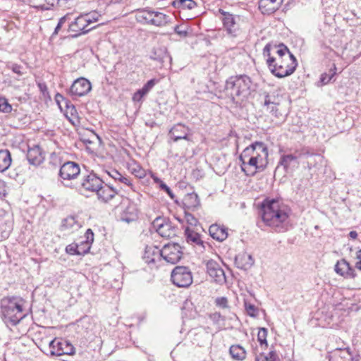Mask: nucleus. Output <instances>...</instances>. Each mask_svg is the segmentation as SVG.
Returning <instances> with one entry per match:
<instances>
[{"label":"nucleus","mask_w":361,"mask_h":361,"mask_svg":"<svg viewBox=\"0 0 361 361\" xmlns=\"http://www.w3.org/2000/svg\"><path fill=\"white\" fill-rule=\"evenodd\" d=\"M290 207L276 199H265L262 203L259 214L263 223L275 232L283 233L290 227Z\"/></svg>","instance_id":"nucleus-1"},{"label":"nucleus","mask_w":361,"mask_h":361,"mask_svg":"<svg viewBox=\"0 0 361 361\" xmlns=\"http://www.w3.org/2000/svg\"><path fill=\"white\" fill-rule=\"evenodd\" d=\"M251 78L247 75L230 77L225 85V92L233 102L243 101L250 94Z\"/></svg>","instance_id":"nucleus-2"},{"label":"nucleus","mask_w":361,"mask_h":361,"mask_svg":"<svg viewBox=\"0 0 361 361\" xmlns=\"http://www.w3.org/2000/svg\"><path fill=\"white\" fill-rule=\"evenodd\" d=\"M300 158H310L307 161V168L311 169L314 167L318 162H322L323 157L317 154L310 152L307 148H302L301 150H296L294 154H284L280 158L276 169L282 166L286 173H288L290 169L298 167Z\"/></svg>","instance_id":"nucleus-3"},{"label":"nucleus","mask_w":361,"mask_h":361,"mask_svg":"<svg viewBox=\"0 0 361 361\" xmlns=\"http://www.w3.org/2000/svg\"><path fill=\"white\" fill-rule=\"evenodd\" d=\"M23 303V300L18 297H5L1 299V312L6 323L16 326L24 318Z\"/></svg>","instance_id":"nucleus-4"},{"label":"nucleus","mask_w":361,"mask_h":361,"mask_svg":"<svg viewBox=\"0 0 361 361\" xmlns=\"http://www.w3.org/2000/svg\"><path fill=\"white\" fill-rule=\"evenodd\" d=\"M273 62L269 67L271 73L279 78L289 76L294 73L298 66V61L294 55L286 56L285 58L275 57L269 59Z\"/></svg>","instance_id":"nucleus-5"},{"label":"nucleus","mask_w":361,"mask_h":361,"mask_svg":"<svg viewBox=\"0 0 361 361\" xmlns=\"http://www.w3.org/2000/svg\"><path fill=\"white\" fill-rule=\"evenodd\" d=\"M80 168L74 161H67L60 168L59 172V180L66 187L78 188V183L73 181L80 176Z\"/></svg>","instance_id":"nucleus-6"},{"label":"nucleus","mask_w":361,"mask_h":361,"mask_svg":"<svg viewBox=\"0 0 361 361\" xmlns=\"http://www.w3.org/2000/svg\"><path fill=\"white\" fill-rule=\"evenodd\" d=\"M250 156L259 162V171H263L268 164V149L265 144L262 142H255L247 147L243 151V157H248Z\"/></svg>","instance_id":"nucleus-7"},{"label":"nucleus","mask_w":361,"mask_h":361,"mask_svg":"<svg viewBox=\"0 0 361 361\" xmlns=\"http://www.w3.org/2000/svg\"><path fill=\"white\" fill-rule=\"evenodd\" d=\"M219 13L223 16L221 20L227 33L232 37H237L241 30L240 16L226 12L221 8L219 9Z\"/></svg>","instance_id":"nucleus-8"},{"label":"nucleus","mask_w":361,"mask_h":361,"mask_svg":"<svg viewBox=\"0 0 361 361\" xmlns=\"http://www.w3.org/2000/svg\"><path fill=\"white\" fill-rule=\"evenodd\" d=\"M171 279L175 286L187 288L192 283V275L188 267L177 266L171 272Z\"/></svg>","instance_id":"nucleus-9"},{"label":"nucleus","mask_w":361,"mask_h":361,"mask_svg":"<svg viewBox=\"0 0 361 361\" xmlns=\"http://www.w3.org/2000/svg\"><path fill=\"white\" fill-rule=\"evenodd\" d=\"M183 255L182 247L178 243H168L161 249V257L172 264L178 263Z\"/></svg>","instance_id":"nucleus-10"},{"label":"nucleus","mask_w":361,"mask_h":361,"mask_svg":"<svg viewBox=\"0 0 361 361\" xmlns=\"http://www.w3.org/2000/svg\"><path fill=\"white\" fill-rule=\"evenodd\" d=\"M49 349L51 356L73 355L75 353V348L70 342L67 341H58L56 338L50 341Z\"/></svg>","instance_id":"nucleus-11"},{"label":"nucleus","mask_w":361,"mask_h":361,"mask_svg":"<svg viewBox=\"0 0 361 361\" xmlns=\"http://www.w3.org/2000/svg\"><path fill=\"white\" fill-rule=\"evenodd\" d=\"M207 272L214 282L224 284L226 281V275L221 265L216 261L210 259L206 263Z\"/></svg>","instance_id":"nucleus-12"},{"label":"nucleus","mask_w":361,"mask_h":361,"mask_svg":"<svg viewBox=\"0 0 361 361\" xmlns=\"http://www.w3.org/2000/svg\"><path fill=\"white\" fill-rule=\"evenodd\" d=\"M102 184H103V180L97 177L95 173H91L83 176L81 182L78 183V188L76 189L81 192L85 190L96 192Z\"/></svg>","instance_id":"nucleus-13"},{"label":"nucleus","mask_w":361,"mask_h":361,"mask_svg":"<svg viewBox=\"0 0 361 361\" xmlns=\"http://www.w3.org/2000/svg\"><path fill=\"white\" fill-rule=\"evenodd\" d=\"M153 227L158 234L165 238H171L176 235V228L169 221H165L160 217L156 218L153 223Z\"/></svg>","instance_id":"nucleus-14"},{"label":"nucleus","mask_w":361,"mask_h":361,"mask_svg":"<svg viewBox=\"0 0 361 361\" xmlns=\"http://www.w3.org/2000/svg\"><path fill=\"white\" fill-rule=\"evenodd\" d=\"M90 17L88 14L79 16L74 22L69 25V30L71 32H77L72 35V37H77L81 34L87 33L91 29L86 30L87 26L92 23Z\"/></svg>","instance_id":"nucleus-15"},{"label":"nucleus","mask_w":361,"mask_h":361,"mask_svg":"<svg viewBox=\"0 0 361 361\" xmlns=\"http://www.w3.org/2000/svg\"><path fill=\"white\" fill-rule=\"evenodd\" d=\"M91 90L90 82L84 78H80L73 82L70 88V94L71 96L82 97L90 92Z\"/></svg>","instance_id":"nucleus-16"},{"label":"nucleus","mask_w":361,"mask_h":361,"mask_svg":"<svg viewBox=\"0 0 361 361\" xmlns=\"http://www.w3.org/2000/svg\"><path fill=\"white\" fill-rule=\"evenodd\" d=\"M190 129L182 123L174 125L169 130V135L173 142L180 140H190L188 135L190 134Z\"/></svg>","instance_id":"nucleus-17"},{"label":"nucleus","mask_w":361,"mask_h":361,"mask_svg":"<svg viewBox=\"0 0 361 361\" xmlns=\"http://www.w3.org/2000/svg\"><path fill=\"white\" fill-rule=\"evenodd\" d=\"M137 218V209L135 204L128 202L120 212L118 219L122 222L130 224Z\"/></svg>","instance_id":"nucleus-18"},{"label":"nucleus","mask_w":361,"mask_h":361,"mask_svg":"<svg viewBox=\"0 0 361 361\" xmlns=\"http://www.w3.org/2000/svg\"><path fill=\"white\" fill-rule=\"evenodd\" d=\"M334 270L338 274L345 279H354L356 276L355 269L344 259L337 262Z\"/></svg>","instance_id":"nucleus-19"},{"label":"nucleus","mask_w":361,"mask_h":361,"mask_svg":"<svg viewBox=\"0 0 361 361\" xmlns=\"http://www.w3.org/2000/svg\"><path fill=\"white\" fill-rule=\"evenodd\" d=\"M279 105V99L274 94H266L264 100V106L272 116L279 118L282 114L279 112L278 106Z\"/></svg>","instance_id":"nucleus-20"},{"label":"nucleus","mask_w":361,"mask_h":361,"mask_svg":"<svg viewBox=\"0 0 361 361\" xmlns=\"http://www.w3.org/2000/svg\"><path fill=\"white\" fill-rule=\"evenodd\" d=\"M255 263V260L250 254L247 252H240L235 257V264L237 268L247 270L250 269Z\"/></svg>","instance_id":"nucleus-21"},{"label":"nucleus","mask_w":361,"mask_h":361,"mask_svg":"<svg viewBox=\"0 0 361 361\" xmlns=\"http://www.w3.org/2000/svg\"><path fill=\"white\" fill-rule=\"evenodd\" d=\"M283 0H260L259 2V9L263 14L270 15L277 11Z\"/></svg>","instance_id":"nucleus-22"},{"label":"nucleus","mask_w":361,"mask_h":361,"mask_svg":"<svg viewBox=\"0 0 361 361\" xmlns=\"http://www.w3.org/2000/svg\"><path fill=\"white\" fill-rule=\"evenodd\" d=\"M142 258L148 264H154L161 258V250L157 246L147 245Z\"/></svg>","instance_id":"nucleus-23"},{"label":"nucleus","mask_w":361,"mask_h":361,"mask_svg":"<svg viewBox=\"0 0 361 361\" xmlns=\"http://www.w3.org/2000/svg\"><path fill=\"white\" fill-rule=\"evenodd\" d=\"M96 193L99 200L108 202L118 194V190L107 184L104 185L102 184Z\"/></svg>","instance_id":"nucleus-24"},{"label":"nucleus","mask_w":361,"mask_h":361,"mask_svg":"<svg viewBox=\"0 0 361 361\" xmlns=\"http://www.w3.org/2000/svg\"><path fill=\"white\" fill-rule=\"evenodd\" d=\"M85 238V240H82L78 243V255H83L87 253L90 250L91 244L94 241V233L90 228L86 231Z\"/></svg>","instance_id":"nucleus-25"},{"label":"nucleus","mask_w":361,"mask_h":361,"mask_svg":"<svg viewBox=\"0 0 361 361\" xmlns=\"http://www.w3.org/2000/svg\"><path fill=\"white\" fill-rule=\"evenodd\" d=\"M27 159L28 162L35 166L39 165L44 160L40 147L35 145L33 147L29 148L27 153Z\"/></svg>","instance_id":"nucleus-26"},{"label":"nucleus","mask_w":361,"mask_h":361,"mask_svg":"<svg viewBox=\"0 0 361 361\" xmlns=\"http://www.w3.org/2000/svg\"><path fill=\"white\" fill-rule=\"evenodd\" d=\"M330 361H358L350 353L349 348H337L331 354Z\"/></svg>","instance_id":"nucleus-27"},{"label":"nucleus","mask_w":361,"mask_h":361,"mask_svg":"<svg viewBox=\"0 0 361 361\" xmlns=\"http://www.w3.org/2000/svg\"><path fill=\"white\" fill-rule=\"evenodd\" d=\"M209 235L212 238L222 242L228 237L227 228L217 224H212L209 228Z\"/></svg>","instance_id":"nucleus-28"},{"label":"nucleus","mask_w":361,"mask_h":361,"mask_svg":"<svg viewBox=\"0 0 361 361\" xmlns=\"http://www.w3.org/2000/svg\"><path fill=\"white\" fill-rule=\"evenodd\" d=\"M153 10L149 8L139 9L136 11V20L143 25H150Z\"/></svg>","instance_id":"nucleus-29"},{"label":"nucleus","mask_w":361,"mask_h":361,"mask_svg":"<svg viewBox=\"0 0 361 361\" xmlns=\"http://www.w3.org/2000/svg\"><path fill=\"white\" fill-rule=\"evenodd\" d=\"M150 58L153 60L159 61L164 63L166 61H171V57L167 52L165 47H159L154 49L151 54Z\"/></svg>","instance_id":"nucleus-30"},{"label":"nucleus","mask_w":361,"mask_h":361,"mask_svg":"<svg viewBox=\"0 0 361 361\" xmlns=\"http://www.w3.org/2000/svg\"><path fill=\"white\" fill-rule=\"evenodd\" d=\"M175 8L180 11L185 10H192L197 7V3L194 0H173L170 2Z\"/></svg>","instance_id":"nucleus-31"},{"label":"nucleus","mask_w":361,"mask_h":361,"mask_svg":"<svg viewBox=\"0 0 361 361\" xmlns=\"http://www.w3.org/2000/svg\"><path fill=\"white\" fill-rule=\"evenodd\" d=\"M185 235L188 243H193L195 245L201 246L204 249V242L201 240L200 235L189 228L185 230Z\"/></svg>","instance_id":"nucleus-32"},{"label":"nucleus","mask_w":361,"mask_h":361,"mask_svg":"<svg viewBox=\"0 0 361 361\" xmlns=\"http://www.w3.org/2000/svg\"><path fill=\"white\" fill-rule=\"evenodd\" d=\"M229 353L233 359L238 361H243L246 357V350L240 345H232L230 347Z\"/></svg>","instance_id":"nucleus-33"},{"label":"nucleus","mask_w":361,"mask_h":361,"mask_svg":"<svg viewBox=\"0 0 361 361\" xmlns=\"http://www.w3.org/2000/svg\"><path fill=\"white\" fill-rule=\"evenodd\" d=\"M169 21V16L166 14L153 10L150 25L157 27L165 25Z\"/></svg>","instance_id":"nucleus-34"},{"label":"nucleus","mask_w":361,"mask_h":361,"mask_svg":"<svg viewBox=\"0 0 361 361\" xmlns=\"http://www.w3.org/2000/svg\"><path fill=\"white\" fill-rule=\"evenodd\" d=\"M81 225L80 223L76 220V218L74 216H69L62 220L61 225V231H66V230H77L78 229Z\"/></svg>","instance_id":"nucleus-35"},{"label":"nucleus","mask_w":361,"mask_h":361,"mask_svg":"<svg viewBox=\"0 0 361 361\" xmlns=\"http://www.w3.org/2000/svg\"><path fill=\"white\" fill-rule=\"evenodd\" d=\"M11 155L8 149L0 150V172L6 171L11 164Z\"/></svg>","instance_id":"nucleus-36"},{"label":"nucleus","mask_w":361,"mask_h":361,"mask_svg":"<svg viewBox=\"0 0 361 361\" xmlns=\"http://www.w3.org/2000/svg\"><path fill=\"white\" fill-rule=\"evenodd\" d=\"M255 361H281L279 355L274 349L267 353H260L255 357Z\"/></svg>","instance_id":"nucleus-37"},{"label":"nucleus","mask_w":361,"mask_h":361,"mask_svg":"<svg viewBox=\"0 0 361 361\" xmlns=\"http://www.w3.org/2000/svg\"><path fill=\"white\" fill-rule=\"evenodd\" d=\"M184 205L188 209L197 207L200 204L198 196L195 193L188 194L183 200Z\"/></svg>","instance_id":"nucleus-38"},{"label":"nucleus","mask_w":361,"mask_h":361,"mask_svg":"<svg viewBox=\"0 0 361 361\" xmlns=\"http://www.w3.org/2000/svg\"><path fill=\"white\" fill-rule=\"evenodd\" d=\"M274 57L285 58L286 56L293 55L288 48L283 43L279 44H274Z\"/></svg>","instance_id":"nucleus-39"},{"label":"nucleus","mask_w":361,"mask_h":361,"mask_svg":"<svg viewBox=\"0 0 361 361\" xmlns=\"http://www.w3.org/2000/svg\"><path fill=\"white\" fill-rule=\"evenodd\" d=\"M30 5L35 8L42 11L50 10L54 6V3L50 2L49 0H30Z\"/></svg>","instance_id":"nucleus-40"},{"label":"nucleus","mask_w":361,"mask_h":361,"mask_svg":"<svg viewBox=\"0 0 361 361\" xmlns=\"http://www.w3.org/2000/svg\"><path fill=\"white\" fill-rule=\"evenodd\" d=\"M263 56L266 58V62L269 68L272 66L273 62H270L269 59H275L274 54V44H267L263 49Z\"/></svg>","instance_id":"nucleus-41"},{"label":"nucleus","mask_w":361,"mask_h":361,"mask_svg":"<svg viewBox=\"0 0 361 361\" xmlns=\"http://www.w3.org/2000/svg\"><path fill=\"white\" fill-rule=\"evenodd\" d=\"M247 157H243V153L239 157V160L240 161V167L241 170L245 173L247 176H252L256 173V170H252L248 167V165L246 162H247Z\"/></svg>","instance_id":"nucleus-42"},{"label":"nucleus","mask_w":361,"mask_h":361,"mask_svg":"<svg viewBox=\"0 0 361 361\" xmlns=\"http://www.w3.org/2000/svg\"><path fill=\"white\" fill-rule=\"evenodd\" d=\"M336 67L335 66V64H334V68H331L329 70V73H323L321 75V78H320V82H322V85H326L327 83H329L331 79L334 78V76L336 75Z\"/></svg>","instance_id":"nucleus-43"},{"label":"nucleus","mask_w":361,"mask_h":361,"mask_svg":"<svg viewBox=\"0 0 361 361\" xmlns=\"http://www.w3.org/2000/svg\"><path fill=\"white\" fill-rule=\"evenodd\" d=\"M267 329L265 328H260L258 331L257 334V340L260 344V345H265L267 347Z\"/></svg>","instance_id":"nucleus-44"},{"label":"nucleus","mask_w":361,"mask_h":361,"mask_svg":"<svg viewBox=\"0 0 361 361\" xmlns=\"http://www.w3.org/2000/svg\"><path fill=\"white\" fill-rule=\"evenodd\" d=\"M174 32L180 37H185L188 35V27L184 24L176 25L174 27Z\"/></svg>","instance_id":"nucleus-45"},{"label":"nucleus","mask_w":361,"mask_h":361,"mask_svg":"<svg viewBox=\"0 0 361 361\" xmlns=\"http://www.w3.org/2000/svg\"><path fill=\"white\" fill-rule=\"evenodd\" d=\"M12 111V106L5 97H0V111L10 113Z\"/></svg>","instance_id":"nucleus-46"},{"label":"nucleus","mask_w":361,"mask_h":361,"mask_svg":"<svg viewBox=\"0 0 361 361\" xmlns=\"http://www.w3.org/2000/svg\"><path fill=\"white\" fill-rule=\"evenodd\" d=\"M7 67L19 76H21L25 73V68L17 63H9L7 65Z\"/></svg>","instance_id":"nucleus-47"},{"label":"nucleus","mask_w":361,"mask_h":361,"mask_svg":"<svg viewBox=\"0 0 361 361\" xmlns=\"http://www.w3.org/2000/svg\"><path fill=\"white\" fill-rule=\"evenodd\" d=\"M245 307L247 313L251 317H256L257 314V308L251 303L245 302Z\"/></svg>","instance_id":"nucleus-48"},{"label":"nucleus","mask_w":361,"mask_h":361,"mask_svg":"<svg viewBox=\"0 0 361 361\" xmlns=\"http://www.w3.org/2000/svg\"><path fill=\"white\" fill-rule=\"evenodd\" d=\"M247 162H246L248 165V167L250 169H252V170H256V173L259 171L258 170V166H259V162L256 161L255 159L252 157V156L248 157L247 158Z\"/></svg>","instance_id":"nucleus-49"},{"label":"nucleus","mask_w":361,"mask_h":361,"mask_svg":"<svg viewBox=\"0 0 361 361\" xmlns=\"http://www.w3.org/2000/svg\"><path fill=\"white\" fill-rule=\"evenodd\" d=\"M55 99L57 103L59 104L61 100L63 101L67 109L71 108L73 110H75V106L68 99H65L61 94H57Z\"/></svg>","instance_id":"nucleus-50"},{"label":"nucleus","mask_w":361,"mask_h":361,"mask_svg":"<svg viewBox=\"0 0 361 361\" xmlns=\"http://www.w3.org/2000/svg\"><path fill=\"white\" fill-rule=\"evenodd\" d=\"M185 219L187 223L190 226H196L198 222L197 219L188 212H185Z\"/></svg>","instance_id":"nucleus-51"},{"label":"nucleus","mask_w":361,"mask_h":361,"mask_svg":"<svg viewBox=\"0 0 361 361\" xmlns=\"http://www.w3.org/2000/svg\"><path fill=\"white\" fill-rule=\"evenodd\" d=\"M215 304L216 306L221 308L228 307V300L226 297H219L215 300Z\"/></svg>","instance_id":"nucleus-52"},{"label":"nucleus","mask_w":361,"mask_h":361,"mask_svg":"<svg viewBox=\"0 0 361 361\" xmlns=\"http://www.w3.org/2000/svg\"><path fill=\"white\" fill-rule=\"evenodd\" d=\"M159 188L160 190L166 192L171 200H174L175 195L173 194L171 188L165 183H161V184L159 185Z\"/></svg>","instance_id":"nucleus-53"},{"label":"nucleus","mask_w":361,"mask_h":361,"mask_svg":"<svg viewBox=\"0 0 361 361\" xmlns=\"http://www.w3.org/2000/svg\"><path fill=\"white\" fill-rule=\"evenodd\" d=\"M78 243H72L66 246V251L70 255H78Z\"/></svg>","instance_id":"nucleus-54"},{"label":"nucleus","mask_w":361,"mask_h":361,"mask_svg":"<svg viewBox=\"0 0 361 361\" xmlns=\"http://www.w3.org/2000/svg\"><path fill=\"white\" fill-rule=\"evenodd\" d=\"M157 82V80L156 79H151V80H148L147 82V83H145L142 88L147 94L152 89V87L155 85Z\"/></svg>","instance_id":"nucleus-55"},{"label":"nucleus","mask_w":361,"mask_h":361,"mask_svg":"<svg viewBox=\"0 0 361 361\" xmlns=\"http://www.w3.org/2000/svg\"><path fill=\"white\" fill-rule=\"evenodd\" d=\"M66 18H67V16H65L62 18H61L59 20V23L56 25V27H55V30L52 34V35H56L58 33H59V31L60 30V29L61 28L62 25L65 23V22L66 21Z\"/></svg>","instance_id":"nucleus-56"},{"label":"nucleus","mask_w":361,"mask_h":361,"mask_svg":"<svg viewBox=\"0 0 361 361\" xmlns=\"http://www.w3.org/2000/svg\"><path fill=\"white\" fill-rule=\"evenodd\" d=\"M107 173L116 181H118L119 178H121V173L115 169H111V171H107Z\"/></svg>","instance_id":"nucleus-57"},{"label":"nucleus","mask_w":361,"mask_h":361,"mask_svg":"<svg viewBox=\"0 0 361 361\" xmlns=\"http://www.w3.org/2000/svg\"><path fill=\"white\" fill-rule=\"evenodd\" d=\"M118 182L124 183L126 185H131L130 180L128 178V177L125 176H123L122 174H121V178H119Z\"/></svg>","instance_id":"nucleus-58"},{"label":"nucleus","mask_w":361,"mask_h":361,"mask_svg":"<svg viewBox=\"0 0 361 361\" xmlns=\"http://www.w3.org/2000/svg\"><path fill=\"white\" fill-rule=\"evenodd\" d=\"M357 262H356V268L361 270V250H358L357 252Z\"/></svg>","instance_id":"nucleus-59"},{"label":"nucleus","mask_w":361,"mask_h":361,"mask_svg":"<svg viewBox=\"0 0 361 361\" xmlns=\"http://www.w3.org/2000/svg\"><path fill=\"white\" fill-rule=\"evenodd\" d=\"M221 317V315L219 312H214V314L210 315V318L216 322H218Z\"/></svg>","instance_id":"nucleus-60"},{"label":"nucleus","mask_w":361,"mask_h":361,"mask_svg":"<svg viewBox=\"0 0 361 361\" xmlns=\"http://www.w3.org/2000/svg\"><path fill=\"white\" fill-rule=\"evenodd\" d=\"M142 97H140V94H138L137 92H135L133 97V99L134 102H140L142 101Z\"/></svg>","instance_id":"nucleus-61"},{"label":"nucleus","mask_w":361,"mask_h":361,"mask_svg":"<svg viewBox=\"0 0 361 361\" xmlns=\"http://www.w3.org/2000/svg\"><path fill=\"white\" fill-rule=\"evenodd\" d=\"M349 236L350 238L352 239H355L357 236V233L355 231H351L350 233H349Z\"/></svg>","instance_id":"nucleus-62"},{"label":"nucleus","mask_w":361,"mask_h":361,"mask_svg":"<svg viewBox=\"0 0 361 361\" xmlns=\"http://www.w3.org/2000/svg\"><path fill=\"white\" fill-rule=\"evenodd\" d=\"M136 92H137L138 94H140L141 97H143L144 96H145L147 94V92H145V91L143 90L142 88L139 89L138 90L136 91Z\"/></svg>","instance_id":"nucleus-63"},{"label":"nucleus","mask_w":361,"mask_h":361,"mask_svg":"<svg viewBox=\"0 0 361 361\" xmlns=\"http://www.w3.org/2000/svg\"><path fill=\"white\" fill-rule=\"evenodd\" d=\"M153 180L154 183L158 184L159 185L161 184V183H164L158 177H153Z\"/></svg>","instance_id":"nucleus-64"}]
</instances>
